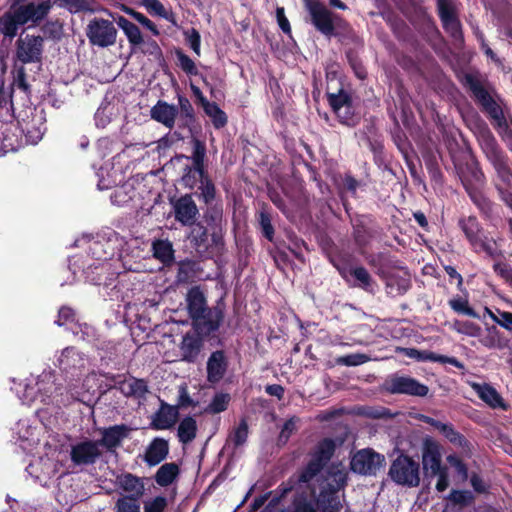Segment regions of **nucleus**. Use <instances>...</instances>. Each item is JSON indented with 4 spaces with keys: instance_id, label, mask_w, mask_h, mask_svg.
<instances>
[{
    "instance_id": "1",
    "label": "nucleus",
    "mask_w": 512,
    "mask_h": 512,
    "mask_svg": "<svg viewBox=\"0 0 512 512\" xmlns=\"http://www.w3.org/2000/svg\"><path fill=\"white\" fill-rule=\"evenodd\" d=\"M190 156L178 154L175 160L187 163L181 169L180 184L183 188L195 191V196L206 205L203 221H197L190 229L188 238L199 253L221 252L225 247L226 220L223 205L216 202L217 188L209 174L207 148L204 141L193 137Z\"/></svg>"
},
{
    "instance_id": "2",
    "label": "nucleus",
    "mask_w": 512,
    "mask_h": 512,
    "mask_svg": "<svg viewBox=\"0 0 512 512\" xmlns=\"http://www.w3.org/2000/svg\"><path fill=\"white\" fill-rule=\"evenodd\" d=\"M461 83L512 151V119L510 122L506 119L494 87L479 73H465Z\"/></svg>"
},
{
    "instance_id": "3",
    "label": "nucleus",
    "mask_w": 512,
    "mask_h": 512,
    "mask_svg": "<svg viewBox=\"0 0 512 512\" xmlns=\"http://www.w3.org/2000/svg\"><path fill=\"white\" fill-rule=\"evenodd\" d=\"M458 227L475 253H484L491 259L503 257L502 250L499 248L497 241L493 237L488 236L476 216L460 217Z\"/></svg>"
},
{
    "instance_id": "4",
    "label": "nucleus",
    "mask_w": 512,
    "mask_h": 512,
    "mask_svg": "<svg viewBox=\"0 0 512 512\" xmlns=\"http://www.w3.org/2000/svg\"><path fill=\"white\" fill-rule=\"evenodd\" d=\"M421 463L424 478L437 477L436 490L444 492L450 485L449 469L442 463L441 446L432 439H425L421 449Z\"/></svg>"
},
{
    "instance_id": "5",
    "label": "nucleus",
    "mask_w": 512,
    "mask_h": 512,
    "mask_svg": "<svg viewBox=\"0 0 512 512\" xmlns=\"http://www.w3.org/2000/svg\"><path fill=\"white\" fill-rule=\"evenodd\" d=\"M388 477L397 485L414 488L421 482L420 463L404 451L397 450L391 461Z\"/></svg>"
},
{
    "instance_id": "6",
    "label": "nucleus",
    "mask_w": 512,
    "mask_h": 512,
    "mask_svg": "<svg viewBox=\"0 0 512 512\" xmlns=\"http://www.w3.org/2000/svg\"><path fill=\"white\" fill-rule=\"evenodd\" d=\"M337 444L334 439L325 437L317 442L309 453L308 462L299 468L301 481H313L328 465L335 454Z\"/></svg>"
},
{
    "instance_id": "7",
    "label": "nucleus",
    "mask_w": 512,
    "mask_h": 512,
    "mask_svg": "<svg viewBox=\"0 0 512 512\" xmlns=\"http://www.w3.org/2000/svg\"><path fill=\"white\" fill-rule=\"evenodd\" d=\"M347 485V478L343 474H335L333 481H326L319 485V493L314 497L315 505L320 512H340L343 504L339 492ZM315 496V488H310Z\"/></svg>"
},
{
    "instance_id": "8",
    "label": "nucleus",
    "mask_w": 512,
    "mask_h": 512,
    "mask_svg": "<svg viewBox=\"0 0 512 512\" xmlns=\"http://www.w3.org/2000/svg\"><path fill=\"white\" fill-rule=\"evenodd\" d=\"M25 146L19 124L9 108H0V151L3 154L15 152Z\"/></svg>"
},
{
    "instance_id": "9",
    "label": "nucleus",
    "mask_w": 512,
    "mask_h": 512,
    "mask_svg": "<svg viewBox=\"0 0 512 512\" xmlns=\"http://www.w3.org/2000/svg\"><path fill=\"white\" fill-rule=\"evenodd\" d=\"M384 392L391 395H407L413 397H426L429 387L419 380L397 373L389 375L382 384Z\"/></svg>"
},
{
    "instance_id": "10",
    "label": "nucleus",
    "mask_w": 512,
    "mask_h": 512,
    "mask_svg": "<svg viewBox=\"0 0 512 512\" xmlns=\"http://www.w3.org/2000/svg\"><path fill=\"white\" fill-rule=\"evenodd\" d=\"M482 149L501 181L512 186V168L509 158L490 133L484 139Z\"/></svg>"
},
{
    "instance_id": "11",
    "label": "nucleus",
    "mask_w": 512,
    "mask_h": 512,
    "mask_svg": "<svg viewBox=\"0 0 512 512\" xmlns=\"http://www.w3.org/2000/svg\"><path fill=\"white\" fill-rule=\"evenodd\" d=\"M117 33L112 21L98 17L90 20L86 28L89 43L100 48L113 46L116 43Z\"/></svg>"
},
{
    "instance_id": "12",
    "label": "nucleus",
    "mask_w": 512,
    "mask_h": 512,
    "mask_svg": "<svg viewBox=\"0 0 512 512\" xmlns=\"http://www.w3.org/2000/svg\"><path fill=\"white\" fill-rule=\"evenodd\" d=\"M384 465V455L372 448L358 450L350 460V470L363 476H376Z\"/></svg>"
},
{
    "instance_id": "13",
    "label": "nucleus",
    "mask_w": 512,
    "mask_h": 512,
    "mask_svg": "<svg viewBox=\"0 0 512 512\" xmlns=\"http://www.w3.org/2000/svg\"><path fill=\"white\" fill-rule=\"evenodd\" d=\"M205 310L204 313H201V319L198 322L191 320V326L196 334L210 337L219 330L224 321L225 303L220 298L216 305Z\"/></svg>"
},
{
    "instance_id": "14",
    "label": "nucleus",
    "mask_w": 512,
    "mask_h": 512,
    "mask_svg": "<svg viewBox=\"0 0 512 512\" xmlns=\"http://www.w3.org/2000/svg\"><path fill=\"white\" fill-rule=\"evenodd\" d=\"M195 191L170 199L175 221L182 226L193 228L200 215L199 208L193 199Z\"/></svg>"
},
{
    "instance_id": "15",
    "label": "nucleus",
    "mask_w": 512,
    "mask_h": 512,
    "mask_svg": "<svg viewBox=\"0 0 512 512\" xmlns=\"http://www.w3.org/2000/svg\"><path fill=\"white\" fill-rule=\"evenodd\" d=\"M458 177L466 191L483 189L485 186V175L480 168L479 162L473 157L455 165Z\"/></svg>"
},
{
    "instance_id": "16",
    "label": "nucleus",
    "mask_w": 512,
    "mask_h": 512,
    "mask_svg": "<svg viewBox=\"0 0 512 512\" xmlns=\"http://www.w3.org/2000/svg\"><path fill=\"white\" fill-rule=\"evenodd\" d=\"M311 23L317 31L331 38L336 35L333 13L319 0H305Z\"/></svg>"
},
{
    "instance_id": "17",
    "label": "nucleus",
    "mask_w": 512,
    "mask_h": 512,
    "mask_svg": "<svg viewBox=\"0 0 512 512\" xmlns=\"http://www.w3.org/2000/svg\"><path fill=\"white\" fill-rule=\"evenodd\" d=\"M438 15L443 29L455 42H463L461 22L454 5L449 0H437Z\"/></svg>"
},
{
    "instance_id": "18",
    "label": "nucleus",
    "mask_w": 512,
    "mask_h": 512,
    "mask_svg": "<svg viewBox=\"0 0 512 512\" xmlns=\"http://www.w3.org/2000/svg\"><path fill=\"white\" fill-rule=\"evenodd\" d=\"M44 38L26 35L16 41V57L22 64L41 62Z\"/></svg>"
},
{
    "instance_id": "19",
    "label": "nucleus",
    "mask_w": 512,
    "mask_h": 512,
    "mask_svg": "<svg viewBox=\"0 0 512 512\" xmlns=\"http://www.w3.org/2000/svg\"><path fill=\"white\" fill-rule=\"evenodd\" d=\"M54 2L45 0L40 3L27 2L14 8L17 13L18 20L25 25L31 22L33 25H39L48 16Z\"/></svg>"
},
{
    "instance_id": "20",
    "label": "nucleus",
    "mask_w": 512,
    "mask_h": 512,
    "mask_svg": "<svg viewBox=\"0 0 512 512\" xmlns=\"http://www.w3.org/2000/svg\"><path fill=\"white\" fill-rule=\"evenodd\" d=\"M102 452L98 443L94 440L85 439L71 445L70 459L75 466H89L96 463Z\"/></svg>"
},
{
    "instance_id": "21",
    "label": "nucleus",
    "mask_w": 512,
    "mask_h": 512,
    "mask_svg": "<svg viewBox=\"0 0 512 512\" xmlns=\"http://www.w3.org/2000/svg\"><path fill=\"white\" fill-rule=\"evenodd\" d=\"M30 113V116L27 115L26 118L16 121L21 129L25 145L37 144L42 139L45 131L44 119L31 109Z\"/></svg>"
},
{
    "instance_id": "22",
    "label": "nucleus",
    "mask_w": 512,
    "mask_h": 512,
    "mask_svg": "<svg viewBox=\"0 0 512 512\" xmlns=\"http://www.w3.org/2000/svg\"><path fill=\"white\" fill-rule=\"evenodd\" d=\"M377 275L385 282L387 293L393 297L404 295L411 288L410 274L399 275L379 267Z\"/></svg>"
},
{
    "instance_id": "23",
    "label": "nucleus",
    "mask_w": 512,
    "mask_h": 512,
    "mask_svg": "<svg viewBox=\"0 0 512 512\" xmlns=\"http://www.w3.org/2000/svg\"><path fill=\"white\" fill-rule=\"evenodd\" d=\"M58 366L66 374L77 376L86 367L85 355L75 347H66L58 359Z\"/></svg>"
},
{
    "instance_id": "24",
    "label": "nucleus",
    "mask_w": 512,
    "mask_h": 512,
    "mask_svg": "<svg viewBox=\"0 0 512 512\" xmlns=\"http://www.w3.org/2000/svg\"><path fill=\"white\" fill-rule=\"evenodd\" d=\"M229 360L224 350L213 351L206 363V378L211 384L219 383L227 373Z\"/></svg>"
},
{
    "instance_id": "25",
    "label": "nucleus",
    "mask_w": 512,
    "mask_h": 512,
    "mask_svg": "<svg viewBox=\"0 0 512 512\" xmlns=\"http://www.w3.org/2000/svg\"><path fill=\"white\" fill-rule=\"evenodd\" d=\"M471 388L490 408L503 411L509 410L510 404L503 399L501 394L491 384L473 382L471 383Z\"/></svg>"
},
{
    "instance_id": "26",
    "label": "nucleus",
    "mask_w": 512,
    "mask_h": 512,
    "mask_svg": "<svg viewBox=\"0 0 512 512\" xmlns=\"http://www.w3.org/2000/svg\"><path fill=\"white\" fill-rule=\"evenodd\" d=\"M130 431L131 428L126 424H116L102 428L100 429L102 438L96 440V443H98V447L103 446L111 451L121 445L122 441L129 436Z\"/></svg>"
},
{
    "instance_id": "27",
    "label": "nucleus",
    "mask_w": 512,
    "mask_h": 512,
    "mask_svg": "<svg viewBox=\"0 0 512 512\" xmlns=\"http://www.w3.org/2000/svg\"><path fill=\"white\" fill-rule=\"evenodd\" d=\"M116 486L125 494L140 501L145 493L144 478L130 472H124L116 476Z\"/></svg>"
},
{
    "instance_id": "28",
    "label": "nucleus",
    "mask_w": 512,
    "mask_h": 512,
    "mask_svg": "<svg viewBox=\"0 0 512 512\" xmlns=\"http://www.w3.org/2000/svg\"><path fill=\"white\" fill-rule=\"evenodd\" d=\"M186 309L190 320L201 319V313L208 308L206 296L199 285L192 286L188 289L185 297Z\"/></svg>"
},
{
    "instance_id": "29",
    "label": "nucleus",
    "mask_w": 512,
    "mask_h": 512,
    "mask_svg": "<svg viewBox=\"0 0 512 512\" xmlns=\"http://www.w3.org/2000/svg\"><path fill=\"white\" fill-rule=\"evenodd\" d=\"M208 336H200L198 334L187 332L180 343L179 349L181 359L187 363H194L203 347L204 339Z\"/></svg>"
},
{
    "instance_id": "30",
    "label": "nucleus",
    "mask_w": 512,
    "mask_h": 512,
    "mask_svg": "<svg viewBox=\"0 0 512 512\" xmlns=\"http://www.w3.org/2000/svg\"><path fill=\"white\" fill-rule=\"evenodd\" d=\"M168 454V441L161 437H155L145 450L144 461L149 467H154L164 461Z\"/></svg>"
},
{
    "instance_id": "31",
    "label": "nucleus",
    "mask_w": 512,
    "mask_h": 512,
    "mask_svg": "<svg viewBox=\"0 0 512 512\" xmlns=\"http://www.w3.org/2000/svg\"><path fill=\"white\" fill-rule=\"evenodd\" d=\"M178 115L176 105L169 104L166 101L159 100L151 108V117L155 121L163 124L168 129H173Z\"/></svg>"
},
{
    "instance_id": "32",
    "label": "nucleus",
    "mask_w": 512,
    "mask_h": 512,
    "mask_svg": "<svg viewBox=\"0 0 512 512\" xmlns=\"http://www.w3.org/2000/svg\"><path fill=\"white\" fill-rule=\"evenodd\" d=\"M353 237L358 246H365L372 237V215H356L352 220Z\"/></svg>"
},
{
    "instance_id": "33",
    "label": "nucleus",
    "mask_w": 512,
    "mask_h": 512,
    "mask_svg": "<svg viewBox=\"0 0 512 512\" xmlns=\"http://www.w3.org/2000/svg\"><path fill=\"white\" fill-rule=\"evenodd\" d=\"M178 100V125L180 128H187L189 132H192V128L197 123V117L194 107L190 100L181 94L177 95Z\"/></svg>"
},
{
    "instance_id": "34",
    "label": "nucleus",
    "mask_w": 512,
    "mask_h": 512,
    "mask_svg": "<svg viewBox=\"0 0 512 512\" xmlns=\"http://www.w3.org/2000/svg\"><path fill=\"white\" fill-rule=\"evenodd\" d=\"M177 417V408L162 402L160 409L153 416L151 427L155 430L169 429L176 423Z\"/></svg>"
},
{
    "instance_id": "35",
    "label": "nucleus",
    "mask_w": 512,
    "mask_h": 512,
    "mask_svg": "<svg viewBox=\"0 0 512 512\" xmlns=\"http://www.w3.org/2000/svg\"><path fill=\"white\" fill-rule=\"evenodd\" d=\"M472 203L479 210L483 219L492 221L497 215L498 205L492 202L484 193L483 189L474 190L468 193Z\"/></svg>"
},
{
    "instance_id": "36",
    "label": "nucleus",
    "mask_w": 512,
    "mask_h": 512,
    "mask_svg": "<svg viewBox=\"0 0 512 512\" xmlns=\"http://www.w3.org/2000/svg\"><path fill=\"white\" fill-rule=\"evenodd\" d=\"M425 422L441 432L443 436L452 444L462 448L468 445L467 438L458 432L452 424L443 423L431 417H426Z\"/></svg>"
},
{
    "instance_id": "37",
    "label": "nucleus",
    "mask_w": 512,
    "mask_h": 512,
    "mask_svg": "<svg viewBox=\"0 0 512 512\" xmlns=\"http://www.w3.org/2000/svg\"><path fill=\"white\" fill-rule=\"evenodd\" d=\"M326 97L329 106L334 113H338L344 106L353 102L350 92L346 91L342 86L332 91L331 86L328 84L326 88Z\"/></svg>"
},
{
    "instance_id": "38",
    "label": "nucleus",
    "mask_w": 512,
    "mask_h": 512,
    "mask_svg": "<svg viewBox=\"0 0 512 512\" xmlns=\"http://www.w3.org/2000/svg\"><path fill=\"white\" fill-rule=\"evenodd\" d=\"M301 472L297 470L286 481H283L275 490L269 491L271 495H276L284 499L292 491H300L299 489L306 485L309 486V481H301Z\"/></svg>"
},
{
    "instance_id": "39",
    "label": "nucleus",
    "mask_w": 512,
    "mask_h": 512,
    "mask_svg": "<svg viewBox=\"0 0 512 512\" xmlns=\"http://www.w3.org/2000/svg\"><path fill=\"white\" fill-rule=\"evenodd\" d=\"M116 23L118 27L123 30L131 46L135 47L144 43L142 33L136 24L129 21L124 16H119L116 19Z\"/></svg>"
},
{
    "instance_id": "40",
    "label": "nucleus",
    "mask_w": 512,
    "mask_h": 512,
    "mask_svg": "<svg viewBox=\"0 0 512 512\" xmlns=\"http://www.w3.org/2000/svg\"><path fill=\"white\" fill-rule=\"evenodd\" d=\"M179 473L180 469L176 463H165L157 470L154 479L159 486L167 487L177 479Z\"/></svg>"
},
{
    "instance_id": "41",
    "label": "nucleus",
    "mask_w": 512,
    "mask_h": 512,
    "mask_svg": "<svg viewBox=\"0 0 512 512\" xmlns=\"http://www.w3.org/2000/svg\"><path fill=\"white\" fill-rule=\"evenodd\" d=\"M349 274L355 280L353 286L358 287L366 292L373 293L375 281L365 267H351L349 269Z\"/></svg>"
},
{
    "instance_id": "42",
    "label": "nucleus",
    "mask_w": 512,
    "mask_h": 512,
    "mask_svg": "<svg viewBox=\"0 0 512 512\" xmlns=\"http://www.w3.org/2000/svg\"><path fill=\"white\" fill-rule=\"evenodd\" d=\"M5 12L0 16V33L10 39L17 35L18 27L22 26V23L17 18V13L14 9Z\"/></svg>"
},
{
    "instance_id": "43",
    "label": "nucleus",
    "mask_w": 512,
    "mask_h": 512,
    "mask_svg": "<svg viewBox=\"0 0 512 512\" xmlns=\"http://www.w3.org/2000/svg\"><path fill=\"white\" fill-rule=\"evenodd\" d=\"M418 361L419 362L430 361V362H438L441 364H450L463 372L466 370L464 363L459 361L456 357L437 354L430 350H420Z\"/></svg>"
},
{
    "instance_id": "44",
    "label": "nucleus",
    "mask_w": 512,
    "mask_h": 512,
    "mask_svg": "<svg viewBox=\"0 0 512 512\" xmlns=\"http://www.w3.org/2000/svg\"><path fill=\"white\" fill-rule=\"evenodd\" d=\"M197 435V423L191 416H186L178 425L177 436L182 444L192 442Z\"/></svg>"
},
{
    "instance_id": "45",
    "label": "nucleus",
    "mask_w": 512,
    "mask_h": 512,
    "mask_svg": "<svg viewBox=\"0 0 512 512\" xmlns=\"http://www.w3.org/2000/svg\"><path fill=\"white\" fill-rule=\"evenodd\" d=\"M289 512H320L309 499L306 491H296L293 495Z\"/></svg>"
},
{
    "instance_id": "46",
    "label": "nucleus",
    "mask_w": 512,
    "mask_h": 512,
    "mask_svg": "<svg viewBox=\"0 0 512 512\" xmlns=\"http://www.w3.org/2000/svg\"><path fill=\"white\" fill-rule=\"evenodd\" d=\"M142 4L150 15L161 17L173 25L177 24L175 13L168 11L159 0H142Z\"/></svg>"
},
{
    "instance_id": "47",
    "label": "nucleus",
    "mask_w": 512,
    "mask_h": 512,
    "mask_svg": "<svg viewBox=\"0 0 512 512\" xmlns=\"http://www.w3.org/2000/svg\"><path fill=\"white\" fill-rule=\"evenodd\" d=\"M203 111L211 119L215 129H221L227 125L228 117L216 102L209 101L203 107Z\"/></svg>"
},
{
    "instance_id": "48",
    "label": "nucleus",
    "mask_w": 512,
    "mask_h": 512,
    "mask_svg": "<svg viewBox=\"0 0 512 512\" xmlns=\"http://www.w3.org/2000/svg\"><path fill=\"white\" fill-rule=\"evenodd\" d=\"M480 343L489 349H502L506 346V341L495 325L486 327V334L482 336Z\"/></svg>"
},
{
    "instance_id": "49",
    "label": "nucleus",
    "mask_w": 512,
    "mask_h": 512,
    "mask_svg": "<svg viewBox=\"0 0 512 512\" xmlns=\"http://www.w3.org/2000/svg\"><path fill=\"white\" fill-rule=\"evenodd\" d=\"M153 256L163 263H169L174 258L172 244L168 240H156L152 244Z\"/></svg>"
},
{
    "instance_id": "50",
    "label": "nucleus",
    "mask_w": 512,
    "mask_h": 512,
    "mask_svg": "<svg viewBox=\"0 0 512 512\" xmlns=\"http://www.w3.org/2000/svg\"><path fill=\"white\" fill-rule=\"evenodd\" d=\"M176 57V65L188 76H197L199 71L195 62L181 49L174 48L173 51Z\"/></svg>"
},
{
    "instance_id": "51",
    "label": "nucleus",
    "mask_w": 512,
    "mask_h": 512,
    "mask_svg": "<svg viewBox=\"0 0 512 512\" xmlns=\"http://www.w3.org/2000/svg\"><path fill=\"white\" fill-rule=\"evenodd\" d=\"M258 225L262 235L270 242H273L275 230L272 225V216L270 212L263 207L258 213Z\"/></svg>"
},
{
    "instance_id": "52",
    "label": "nucleus",
    "mask_w": 512,
    "mask_h": 512,
    "mask_svg": "<svg viewBox=\"0 0 512 512\" xmlns=\"http://www.w3.org/2000/svg\"><path fill=\"white\" fill-rule=\"evenodd\" d=\"M231 397L228 393H216L211 402L205 408V412L209 414H218L227 410Z\"/></svg>"
},
{
    "instance_id": "53",
    "label": "nucleus",
    "mask_w": 512,
    "mask_h": 512,
    "mask_svg": "<svg viewBox=\"0 0 512 512\" xmlns=\"http://www.w3.org/2000/svg\"><path fill=\"white\" fill-rule=\"evenodd\" d=\"M334 114L342 125L348 127H355L360 121V117L355 113L353 102L347 104L338 113Z\"/></svg>"
},
{
    "instance_id": "54",
    "label": "nucleus",
    "mask_w": 512,
    "mask_h": 512,
    "mask_svg": "<svg viewBox=\"0 0 512 512\" xmlns=\"http://www.w3.org/2000/svg\"><path fill=\"white\" fill-rule=\"evenodd\" d=\"M392 140L400 153L404 156L406 161L408 162L409 153L412 149L411 143L408 140L405 132L397 125L396 129L392 133Z\"/></svg>"
},
{
    "instance_id": "55",
    "label": "nucleus",
    "mask_w": 512,
    "mask_h": 512,
    "mask_svg": "<svg viewBox=\"0 0 512 512\" xmlns=\"http://www.w3.org/2000/svg\"><path fill=\"white\" fill-rule=\"evenodd\" d=\"M451 309L459 314H464L472 318H479L478 313L469 305L468 299L459 296L452 298L448 302Z\"/></svg>"
},
{
    "instance_id": "56",
    "label": "nucleus",
    "mask_w": 512,
    "mask_h": 512,
    "mask_svg": "<svg viewBox=\"0 0 512 512\" xmlns=\"http://www.w3.org/2000/svg\"><path fill=\"white\" fill-rule=\"evenodd\" d=\"M366 134H368L365 139L367 145L372 153L379 152L384 150V143L380 135L377 133V128L374 124H370L366 126Z\"/></svg>"
},
{
    "instance_id": "57",
    "label": "nucleus",
    "mask_w": 512,
    "mask_h": 512,
    "mask_svg": "<svg viewBox=\"0 0 512 512\" xmlns=\"http://www.w3.org/2000/svg\"><path fill=\"white\" fill-rule=\"evenodd\" d=\"M366 134H368L365 139L367 145L372 153L379 152L384 150V143L380 135L377 133V128L374 124H370L366 126Z\"/></svg>"
},
{
    "instance_id": "58",
    "label": "nucleus",
    "mask_w": 512,
    "mask_h": 512,
    "mask_svg": "<svg viewBox=\"0 0 512 512\" xmlns=\"http://www.w3.org/2000/svg\"><path fill=\"white\" fill-rule=\"evenodd\" d=\"M140 508V501L130 496H121L116 500L113 512H140Z\"/></svg>"
},
{
    "instance_id": "59",
    "label": "nucleus",
    "mask_w": 512,
    "mask_h": 512,
    "mask_svg": "<svg viewBox=\"0 0 512 512\" xmlns=\"http://www.w3.org/2000/svg\"><path fill=\"white\" fill-rule=\"evenodd\" d=\"M105 378H106V380L112 382L114 388L120 390V392L124 396L132 397L131 391H130V390H132L130 377L128 379H126L124 375H115V374L107 373L105 375Z\"/></svg>"
},
{
    "instance_id": "60",
    "label": "nucleus",
    "mask_w": 512,
    "mask_h": 512,
    "mask_svg": "<svg viewBox=\"0 0 512 512\" xmlns=\"http://www.w3.org/2000/svg\"><path fill=\"white\" fill-rule=\"evenodd\" d=\"M248 424L245 419H241L238 426L230 434L229 438L235 447L242 446L248 438Z\"/></svg>"
},
{
    "instance_id": "61",
    "label": "nucleus",
    "mask_w": 512,
    "mask_h": 512,
    "mask_svg": "<svg viewBox=\"0 0 512 512\" xmlns=\"http://www.w3.org/2000/svg\"><path fill=\"white\" fill-rule=\"evenodd\" d=\"M346 58L355 76L358 79L364 80L367 77V71L358 55L353 51H348L346 52Z\"/></svg>"
},
{
    "instance_id": "62",
    "label": "nucleus",
    "mask_w": 512,
    "mask_h": 512,
    "mask_svg": "<svg viewBox=\"0 0 512 512\" xmlns=\"http://www.w3.org/2000/svg\"><path fill=\"white\" fill-rule=\"evenodd\" d=\"M453 328L459 333H462V334H465L468 336H472V337L480 336V333H481L480 326L477 325L476 323L470 322V321L456 320L453 325Z\"/></svg>"
},
{
    "instance_id": "63",
    "label": "nucleus",
    "mask_w": 512,
    "mask_h": 512,
    "mask_svg": "<svg viewBox=\"0 0 512 512\" xmlns=\"http://www.w3.org/2000/svg\"><path fill=\"white\" fill-rule=\"evenodd\" d=\"M167 506V498L159 495L144 502L143 512H165Z\"/></svg>"
},
{
    "instance_id": "64",
    "label": "nucleus",
    "mask_w": 512,
    "mask_h": 512,
    "mask_svg": "<svg viewBox=\"0 0 512 512\" xmlns=\"http://www.w3.org/2000/svg\"><path fill=\"white\" fill-rule=\"evenodd\" d=\"M449 500L454 504L468 506L473 502L474 496L470 491L453 489L449 494Z\"/></svg>"
}]
</instances>
